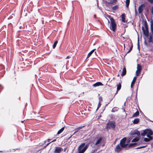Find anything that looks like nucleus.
<instances>
[{
	"mask_svg": "<svg viewBox=\"0 0 153 153\" xmlns=\"http://www.w3.org/2000/svg\"><path fill=\"white\" fill-rule=\"evenodd\" d=\"M150 23H151V30L152 33V34L153 36V21L151 19L150 20Z\"/></svg>",
	"mask_w": 153,
	"mask_h": 153,
	"instance_id": "nucleus-21",
	"label": "nucleus"
},
{
	"mask_svg": "<svg viewBox=\"0 0 153 153\" xmlns=\"http://www.w3.org/2000/svg\"><path fill=\"white\" fill-rule=\"evenodd\" d=\"M137 48H138V49L139 50L140 46H139V37H138V42H137Z\"/></svg>",
	"mask_w": 153,
	"mask_h": 153,
	"instance_id": "nucleus-38",
	"label": "nucleus"
},
{
	"mask_svg": "<svg viewBox=\"0 0 153 153\" xmlns=\"http://www.w3.org/2000/svg\"><path fill=\"white\" fill-rule=\"evenodd\" d=\"M101 117V116H99V117Z\"/></svg>",
	"mask_w": 153,
	"mask_h": 153,
	"instance_id": "nucleus-63",
	"label": "nucleus"
},
{
	"mask_svg": "<svg viewBox=\"0 0 153 153\" xmlns=\"http://www.w3.org/2000/svg\"><path fill=\"white\" fill-rule=\"evenodd\" d=\"M147 146V145H146L144 146H140V147H138L136 148L135 149H140L145 148V147H146V146Z\"/></svg>",
	"mask_w": 153,
	"mask_h": 153,
	"instance_id": "nucleus-34",
	"label": "nucleus"
},
{
	"mask_svg": "<svg viewBox=\"0 0 153 153\" xmlns=\"http://www.w3.org/2000/svg\"><path fill=\"white\" fill-rule=\"evenodd\" d=\"M145 6L144 4H142L138 8V12L139 14H141L143 12Z\"/></svg>",
	"mask_w": 153,
	"mask_h": 153,
	"instance_id": "nucleus-10",
	"label": "nucleus"
},
{
	"mask_svg": "<svg viewBox=\"0 0 153 153\" xmlns=\"http://www.w3.org/2000/svg\"><path fill=\"white\" fill-rule=\"evenodd\" d=\"M119 76V74L117 75V76Z\"/></svg>",
	"mask_w": 153,
	"mask_h": 153,
	"instance_id": "nucleus-62",
	"label": "nucleus"
},
{
	"mask_svg": "<svg viewBox=\"0 0 153 153\" xmlns=\"http://www.w3.org/2000/svg\"><path fill=\"white\" fill-rule=\"evenodd\" d=\"M120 71H121V70H120L119 71V72H120Z\"/></svg>",
	"mask_w": 153,
	"mask_h": 153,
	"instance_id": "nucleus-59",
	"label": "nucleus"
},
{
	"mask_svg": "<svg viewBox=\"0 0 153 153\" xmlns=\"http://www.w3.org/2000/svg\"><path fill=\"white\" fill-rule=\"evenodd\" d=\"M139 112L138 111H137L135 113H134L132 116V117H137L139 115Z\"/></svg>",
	"mask_w": 153,
	"mask_h": 153,
	"instance_id": "nucleus-25",
	"label": "nucleus"
},
{
	"mask_svg": "<svg viewBox=\"0 0 153 153\" xmlns=\"http://www.w3.org/2000/svg\"><path fill=\"white\" fill-rule=\"evenodd\" d=\"M121 17L122 21L123 22L125 23L126 22H125V19H125V14L124 13L122 14V15H121Z\"/></svg>",
	"mask_w": 153,
	"mask_h": 153,
	"instance_id": "nucleus-22",
	"label": "nucleus"
},
{
	"mask_svg": "<svg viewBox=\"0 0 153 153\" xmlns=\"http://www.w3.org/2000/svg\"><path fill=\"white\" fill-rule=\"evenodd\" d=\"M58 43V41H56L53 43V49L55 48L56 47L57 44Z\"/></svg>",
	"mask_w": 153,
	"mask_h": 153,
	"instance_id": "nucleus-33",
	"label": "nucleus"
},
{
	"mask_svg": "<svg viewBox=\"0 0 153 153\" xmlns=\"http://www.w3.org/2000/svg\"><path fill=\"white\" fill-rule=\"evenodd\" d=\"M142 29L143 31L144 34L146 36L147 38L149 37V29H145L144 27L143 26H142Z\"/></svg>",
	"mask_w": 153,
	"mask_h": 153,
	"instance_id": "nucleus-9",
	"label": "nucleus"
},
{
	"mask_svg": "<svg viewBox=\"0 0 153 153\" xmlns=\"http://www.w3.org/2000/svg\"><path fill=\"white\" fill-rule=\"evenodd\" d=\"M137 78V77L136 76H135L134 77L133 80L131 83V88H132L133 87V86L135 84V83L136 82V80Z\"/></svg>",
	"mask_w": 153,
	"mask_h": 153,
	"instance_id": "nucleus-17",
	"label": "nucleus"
},
{
	"mask_svg": "<svg viewBox=\"0 0 153 153\" xmlns=\"http://www.w3.org/2000/svg\"><path fill=\"white\" fill-rule=\"evenodd\" d=\"M144 117H145V119L147 120H148L149 119L146 117L144 115Z\"/></svg>",
	"mask_w": 153,
	"mask_h": 153,
	"instance_id": "nucleus-44",
	"label": "nucleus"
},
{
	"mask_svg": "<svg viewBox=\"0 0 153 153\" xmlns=\"http://www.w3.org/2000/svg\"><path fill=\"white\" fill-rule=\"evenodd\" d=\"M122 150V149L120 147V145L118 144L116 147V148L115 149V151L117 153H119Z\"/></svg>",
	"mask_w": 153,
	"mask_h": 153,
	"instance_id": "nucleus-11",
	"label": "nucleus"
},
{
	"mask_svg": "<svg viewBox=\"0 0 153 153\" xmlns=\"http://www.w3.org/2000/svg\"><path fill=\"white\" fill-rule=\"evenodd\" d=\"M56 139H54V140H53L51 142L49 143H48L46 146H44L45 147H47L48 145H49V144H50V143H52V142H55L56 141Z\"/></svg>",
	"mask_w": 153,
	"mask_h": 153,
	"instance_id": "nucleus-37",
	"label": "nucleus"
},
{
	"mask_svg": "<svg viewBox=\"0 0 153 153\" xmlns=\"http://www.w3.org/2000/svg\"><path fill=\"white\" fill-rule=\"evenodd\" d=\"M123 39H125V38L124 37H123Z\"/></svg>",
	"mask_w": 153,
	"mask_h": 153,
	"instance_id": "nucleus-60",
	"label": "nucleus"
},
{
	"mask_svg": "<svg viewBox=\"0 0 153 153\" xmlns=\"http://www.w3.org/2000/svg\"><path fill=\"white\" fill-rule=\"evenodd\" d=\"M126 73V68H123L122 70V73L121 74V75L122 76H125Z\"/></svg>",
	"mask_w": 153,
	"mask_h": 153,
	"instance_id": "nucleus-20",
	"label": "nucleus"
},
{
	"mask_svg": "<svg viewBox=\"0 0 153 153\" xmlns=\"http://www.w3.org/2000/svg\"><path fill=\"white\" fill-rule=\"evenodd\" d=\"M130 134L131 136V137H132V138L133 137V135L136 134L138 136H140V133L139 131L135 130L133 131H131L130 133Z\"/></svg>",
	"mask_w": 153,
	"mask_h": 153,
	"instance_id": "nucleus-8",
	"label": "nucleus"
},
{
	"mask_svg": "<svg viewBox=\"0 0 153 153\" xmlns=\"http://www.w3.org/2000/svg\"><path fill=\"white\" fill-rule=\"evenodd\" d=\"M99 101H102V97H100L99 98Z\"/></svg>",
	"mask_w": 153,
	"mask_h": 153,
	"instance_id": "nucleus-41",
	"label": "nucleus"
},
{
	"mask_svg": "<svg viewBox=\"0 0 153 153\" xmlns=\"http://www.w3.org/2000/svg\"><path fill=\"white\" fill-rule=\"evenodd\" d=\"M3 88V87L2 85H0V89H1Z\"/></svg>",
	"mask_w": 153,
	"mask_h": 153,
	"instance_id": "nucleus-46",
	"label": "nucleus"
},
{
	"mask_svg": "<svg viewBox=\"0 0 153 153\" xmlns=\"http://www.w3.org/2000/svg\"><path fill=\"white\" fill-rule=\"evenodd\" d=\"M101 117V116H99V117Z\"/></svg>",
	"mask_w": 153,
	"mask_h": 153,
	"instance_id": "nucleus-64",
	"label": "nucleus"
},
{
	"mask_svg": "<svg viewBox=\"0 0 153 153\" xmlns=\"http://www.w3.org/2000/svg\"><path fill=\"white\" fill-rule=\"evenodd\" d=\"M103 85L100 82H97L93 85V86L94 87H96L100 85Z\"/></svg>",
	"mask_w": 153,
	"mask_h": 153,
	"instance_id": "nucleus-19",
	"label": "nucleus"
},
{
	"mask_svg": "<svg viewBox=\"0 0 153 153\" xmlns=\"http://www.w3.org/2000/svg\"><path fill=\"white\" fill-rule=\"evenodd\" d=\"M101 105V102L100 101H99L98 104V105L97 106V108L96 110L97 111V110L99 109V108L100 107Z\"/></svg>",
	"mask_w": 153,
	"mask_h": 153,
	"instance_id": "nucleus-36",
	"label": "nucleus"
},
{
	"mask_svg": "<svg viewBox=\"0 0 153 153\" xmlns=\"http://www.w3.org/2000/svg\"><path fill=\"white\" fill-rule=\"evenodd\" d=\"M107 20H108V22L109 23V20L108 19H107Z\"/></svg>",
	"mask_w": 153,
	"mask_h": 153,
	"instance_id": "nucleus-54",
	"label": "nucleus"
},
{
	"mask_svg": "<svg viewBox=\"0 0 153 153\" xmlns=\"http://www.w3.org/2000/svg\"><path fill=\"white\" fill-rule=\"evenodd\" d=\"M143 132L141 134L142 136H144L146 135L147 137H152V136L153 134V132L152 130L150 128H147L143 130Z\"/></svg>",
	"mask_w": 153,
	"mask_h": 153,
	"instance_id": "nucleus-2",
	"label": "nucleus"
},
{
	"mask_svg": "<svg viewBox=\"0 0 153 153\" xmlns=\"http://www.w3.org/2000/svg\"><path fill=\"white\" fill-rule=\"evenodd\" d=\"M149 3L151 4H153V0H147Z\"/></svg>",
	"mask_w": 153,
	"mask_h": 153,
	"instance_id": "nucleus-40",
	"label": "nucleus"
},
{
	"mask_svg": "<svg viewBox=\"0 0 153 153\" xmlns=\"http://www.w3.org/2000/svg\"><path fill=\"white\" fill-rule=\"evenodd\" d=\"M137 145V143H131L128 145V147H134L135 146Z\"/></svg>",
	"mask_w": 153,
	"mask_h": 153,
	"instance_id": "nucleus-29",
	"label": "nucleus"
},
{
	"mask_svg": "<svg viewBox=\"0 0 153 153\" xmlns=\"http://www.w3.org/2000/svg\"><path fill=\"white\" fill-rule=\"evenodd\" d=\"M70 56H67L66 58V59H69L70 58Z\"/></svg>",
	"mask_w": 153,
	"mask_h": 153,
	"instance_id": "nucleus-48",
	"label": "nucleus"
},
{
	"mask_svg": "<svg viewBox=\"0 0 153 153\" xmlns=\"http://www.w3.org/2000/svg\"><path fill=\"white\" fill-rule=\"evenodd\" d=\"M103 139L102 137H100L97 141V142L95 143V145H97L100 144Z\"/></svg>",
	"mask_w": 153,
	"mask_h": 153,
	"instance_id": "nucleus-16",
	"label": "nucleus"
},
{
	"mask_svg": "<svg viewBox=\"0 0 153 153\" xmlns=\"http://www.w3.org/2000/svg\"><path fill=\"white\" fill-rule=\"evenodd\" d=\"M2 152V151H0V152Z\"/></svg>",
	"mask_w": 153,
	"mask_h": 153,
	"instance_id": "nucleus-57",
	"label": "nucleus"
},
{
	"mask_svg": "<svg viewBox=\"0 0 153 153\" xmlns=\"http://www.w3.org/2000/svg\"><path fill=\"white\" fill-rule=\"evenodd\" d=\"M144 27L145 28V29H148V24H147V22L146 21H145L144 22Z\"/></svg>",
	"mask_w": 153,
	"mask_h": 153,
	"instance_id": "nucleus-30",
	"label": "nucleus"
},
{
	"mask_svg": "<svg viewBox=\"0 0 153 153\" xmlns=\"http://www.w3.org/2000/svg\"><path fill=\"white\" fill-rule=\"evenodd\" d=\"M107 17L110 20L111 22V30L113 31H115L116 28V24L114 19L110 15H108Z\"/></svg>",
	"mask_w": 153,
	"mask_h": 153,
	"instance_id": "nucleus-1",
	"label": "nucleus"
},
{
	"mask_svg": "<svg viewBox=\"0 0 153 153\" xmlns=\"http://www.w3.org/2000/svg\"><path fill=\"white\" fill-rule=\"evenodd\" d=\"M153 36L152 35V34L151 35H150L149 36V38H147L148 39V42L149 43H148L146 40H145L144 42V45L145 46H146V47L148 48H150L152 47V45L151 44V43H153Z\"/></svg>",
	"mask_w": 153,
	"mask_h": 153,
	"instance_id": "nucleus-4",
	"label": "nucleus"
},
{
	"mask_svg": "<svg viewBox=\"0 0 153 153\" xmlns=\"http://www.w3.org/2000/svg\"><path fill=\"white\" fill-rule=\"evenodd\" d=\"M137 15V12L136 9V8H135V16H136Z\"/></svg>",
	"mask_w": 153,
	"mask_h": 153,
	"instance_id": "nucleus-43",
	"label": "nucleus"
},
{
	"mask_svg": "<svg viewBox=\"0 0 153 153\" xmlns=\"http://www.w3.org/2000/svg\"><path fill=\"white\" fill-rule=\"evenodd\" d=\"M94 18H95L96 17V15H94Z\"/></svg>",
	"mask_w": 153,
	"mask_h": 153,
	"instance_id": "nucleus-55",
	"label": "nucleus"
},
{
	"mask_svg": "<svg viewBox=\"0 0 153 153\" xmlns=\"http://www.w3.org/2000/svg\"><path fill=\"white\" fill-rule=\"evenodd\" d=\"M126 140V138L124 137L120 141V145L122 148H125L128 145V144H125Z\"/></svg>",
	"mask_w": 153,
	"mask_h": 153,
	"instance_id": "nucleus-7",
	"label": "nucleus"
},
{
	"mask_svg": "<svg viewBox=\"0 0 153 153\" xmlns=\"http://www.w3.org/2000/svg\"><path fill=\"white\" fill-rule=\"evenodd\" d=\"M119 8L118 6L117 5H116L112 7V9L113 10H116L117 9Z\"/></svg>",
	"mask_w": 153,
	"mask_h": 153,
	"instance_id": "nucleus-28",
	"label": "nucleus"
},
{
	"mask_svg": "<svg viewBox=\"0 0 153 153\" xmlns=\"http://www.w3.org/2000/svg\"><path fill=\"white\" fill-rule=\"evenodd\" d=\"M137 70L136 72V75L137 77L139 76L142 70V68H137Z\"/></svg>",
	"mask_w": 153,
	"mask_h": 153,
	"instance_id": "nucleus-13",
	"label": "nucleus"
},
{
	"mask_svg": "<svg viewBox=\"0 0 153 153\" xmlns=\"http://www.w3.org/2000/svg\"><path fill=\"white\" fill-rule=\"evenodd\" d=\"M106 126V128H114L115 127V123L114 121H111L107 123Z\"/></svg>",
	"mask_w": 153,
	"mask_h": 153,
	"instance_id": "nucleus-5",
	"label": "nucleus"
},
{
	"mask_svg": "<svg viewBox=\"0 0 153 153\" xmlns=\"http://www.w3.org/2000/svg\"><path fill=\"white\" fill-rule=\"evenodd\" d=\"M117 91L114 96L117 94L118 91L120 89L121 87V83H119L117 85Z\"/></svg>",
	"mask_w": 153,
	"mask_h": 153,
	"instance_id": "nucleus-18",
	"label": "nucleus"
},
{
	"mask_svg": "<svg viewBox=\"0 0 153 153\" xmlns=\"http://www.w3.org/2000/svg\"><path fill=\"white\" fill-rule=\"evenodd\" d=\"M126 7H128L130 3V0H126Z\"/></svg>",
	"mask_w": 153,
	"mask_h": 153,
	"instance_id": "nucleus-31",
	"label": "nucleus"
},
{
	"mask_svg": "<svg viewBox=\"0 0 153 153\" xmlns=\"http://www.w3.org/2000/svg\"><path fill=\"white\" fill-rule=\"evenodd\" d=\"M151 12L152 15V16L153 17V7H152L151 8Z\"/></svg>",
	"mask_w": 153,
	"mask_h": 153,
	"instance_id": "nucleus-39",
	"label": "nucleus"
},
{
	"mask_svg": "<svg viewBox=\"0 0 153 153\" xmlns=\"http://www.w3.org/2000/svg\"><path fill=\"white\" fill-rule=\"evenodd\" d=\"M140 120L138 118L135 119L133 121V123L134 124H137L139 123Z\"/></svg>",
	"mask_w": 153,
	"mask_h": 153,
	"instance_id": "nucleus-24",
	"label": "nucleus"
},
{
	"mask_svg": "<svg viewBox=\"0 0 153 153\" xmlns=\"http://www.w3.org/2000/svg\"><path fill=\"white\" fill-rule=\"evenodd\" d=\"M139 140V137H136L133 139L131 141L132 142H135L138 141Z\"/></svg>",
	"mask_w": 153,
	"mask_h": 153,
	"instance_id": "nucleus-26",
	"label": "nucleus"
},
{
	"mask_svg": "<svg viewBox=\"0 0 153 153\" xmlns=\"http://www.w3.org/2000/svg\"><path fill=\"white\" fill-rule=\"evenodd\" d=\"M125 48V44H124V50Z\"/></svg>",
	"mask_w": 153,
	"mask_h": 153,
	"instance_id": "nucleus-51",
	"label": "nucleus"
},
{
	"mask_svg": "<svg viewBox=\"0 0 153 153\" xmlns=\"http://www.w3.org/2000/svg\"><path fill=\"white\" fill-rule=\"evenodd\" d=\"M122 108H123V110L124 111V112H125V109H123V107Z\"/></svg>",
	"mask_w": 153,
	"mask_h": 153,
	"instance_id": "nucleus-53",
	"label": "nucleus"
},
{
	"mask_svg": "<svg viewBox=\"0 0 153 153\" xmlns=\"http://www.w3.org/2000/svg\"><path fill=\"white\" fill-rule=\"evenodd\" d=\"M85 145V143H83L80 145L78 147V153H84L87 149L88 145Z\"/></svg>",
	"mask_w": 153,
	"mask_h": 153,
	"instance_id": "nucleus-3",
	"label": "nucleus"
},
{
	"mask_svg": "<svg viewBox=\"0 0 153 153\" xmlns=\"http://www.w3.org/2000/svg\"><path fill=\"white\" fill-rule=\"evenodd\" d=\"M46 141H45L44 142V143H45L46 142Z\"/></svg>",
	"mask_w": 153,
	"mask_h": 153,
	"instance_id": "nucleus-61",
	"label": "nucleus"
},
{
	"mask_svg": "<svg viewBox=\"0 0 153 153\" xmlns=\"http://www.w3.org/2000/svg\"><path fill=\"white\" fill-rule=\"evenodd\" d=\"M63 149L62 147H56L54 151V152L56 153H60Z\"/></svg>",
	"mask_w": 153,
	"mask_h": 153,
	"instance_id": "nucleus-12",
	"label": "nucleus"
},
{
	"mask_svg": "<svg viewBox=\"0 0 153 153\" xmlns=\"http://www.w3.org/2000/svg\"><path fill=\"white\" fill-rule=\"evenodd\" d=\"M80 132H77V133H76V134H78V135H79V134L80 133Z\"/></svg>",
	"mask_w": 153,
	"mask_h": 153,
	"instance_id": "nucleus-50",
	"label": "nucleus"
},
{
	"mask_svg": "<svg viewBox=\"0 0 153 153\" xmlns=\"http://www.w3.org/2000/svg\"><path fill=\"white\" fill-rule=\"evenodd\" d=\"M117 107H114L113 108L112 110V112H114L115 111H117Z\"/></svg>",
	"mask_w": 153,
	"mask_h": 153,
	"instance_id": "nucleus-35",
	"label": "nucleus"
},
{
	"mask_svg": "<svg viewBox=\"0 0 153 153\" xmlns=\"http://www.w3.org/2000/svg\"><path fill=\"white\" fill-rule=\"evenodd\" d=\"M65 129V127H62L61 129H60L57 132V134H59L61 133Z\"/></svg>",
	"mask_w": 153,
	"mask_h": 153,
	"instance_id": "nucleus-27",
	"label": "nucleus"
},
{
	"mask_svg": "<svg viewBox=\"0 0 153 153\" xmlns=\"http://www.w3.org/2000/svg\"><path fill=\"white\" fill-rule=\"evenodd\" d=\"M84 126H80V127H79L76 128L74 130V131H75L74 132V134H73V135L75 134V135L76 136H78V134H76L78 132V131H79V130L82 129Z\"/></svg>",
	"mask_w": 153,
	"mask_h": 153,
	"instance_id": "nucleus-14",
	"label": "nucleus"
},
{
	"mask_svg": "<svg viewBox=\"0 0 153 153\" xmlns=\"http://www.w3.org/2000/svg\"><path fill=\"white\" fill-rule=\"evenodd\" d=\"M104 2L107 6H108L110 4L115 3L117 0H103Z\"/></svg>",
	"mask_w": 153,
	"mask_h": 153,
	"instance_id": "nucleus-6",
	"label": "nucleus"
},
{
	"mask_svg": "<svg viewBox=\"0 0 153 153\" xmlns=\"http://www.w3.org/2000/svg\"><path fill=\"white\" fill-rule=\"evenodd\" d=\"M143 141L142 140H140L139 142L138 143L139 144V145H140V144H142Z\"/></svg>",
	"mask_w": 153,
	"mask_h": 153,
	"instance_id": "nucleus-42",
	"label": "nucleus"
},
{
	"mask_svg": "<svg viewBox=\"0 0 153 153\" xmlns=\"http://www.w3.org/2000/svg\"><path fill=\"white\" fill-rule=\"evenodd\" d=\"M137 67H141L140 65L139 64H137Z\"/></svg>",
	"mask_w": 153,
	"mask_h": 153,
	"instance_id": "nucleus-45",
	"label": "nucleus"
},
{
	"mask_svg": "<svg viewBox=\"0 0 153 153\" xmlns=\"http://www.w3.org/2000/svg\"><path fill=\"white\" fill-rule=\"evenodd\" d=\"M73 135V134L72 135H71V136H70V137H69L68 138V140H69V139H70V138L72 136V135Z\"/></svg>",
	"mask_w": 153,
	"mask_h": 153,
	"instance_id": "nucleus-47",
	"label": "nucleus"
},
{
	"mask_svg": "<svg viewBox=\"0 0 153 153\" xmlns=\"http://www.w3.org/2000/svg\"><path fill=\"white\" fill-rule=\"evenodd\" d=\"M51 140V139H48L47 140L48 142H49Z\"/></svg>",
	"mask_w": 153,
	"mask_h": 153,
	"instance_id": "nucleus-49",
	"label": "nucleus"
},
{
	"mask_svg": "<svg viewBox=\"0 0 153 153\" xmlns=\"http://www.w3.org/2000/svg\"><path fill=\"white\" fill-rule=\"evenodd\" d=\"M95 49H94L91 50L88 54L86 58H89L92 54L94 51Z\"/></svg>",
	"mask_w": 153,
	"mask_h": 153,
	"instance_id": "nucleus-23",
	"label": "nucleus"
},
{
	"mask_svg": "<svg viewBox=\"0 0 153 153\" xmlns=\"http://www.w3.org/2000/svg\"><path fill=\"white\" fill-rule=\"evenodd\" d=\"M125 103H124V105H125Z\"/></svg>",
	"mask_w": 153,
	"mask_h": 153,
	"instance_id": "nucleus-58",
	"label": "nucleus"
},
{
	"mask_svg": "<svg viewBox=\"0 0 153 153\" xmlns=\"http://www.w3.org/2000/svg\"><path fill=\"white\" fill-rule=\"evenodd\" d=\"M133 46L132 44V45H131V47L130 48L129 50L126 53V54L124 55V56L125 57L126 55L129 52H130V51L132 50L133 48Z\"/></svg>",
	"mask_w": 153,
	"mask_h": 153,
	"instance_id": "nucleus-32",
	"label": "nucleus"
},
{
	"mask_svg": "<svg viewBox=\"0 0 153 153\" xmlns=\"http://www.w3.org/2000/svg\"><path fill=\"white\" fill-rule=\"evenodd\" d=\"M147 137L148 138H144L143 141L146 142H148L152 140L153 139V137Z\"/></svg>",
	"mask_w": 153,
	"mask_h": 153,
	"instance_id": "nucleus-15",
	"label": "nucleus"
},
{
	"mask_svg": "<svg viewBox=\"0 0 153 153\" xmlns=\"http://www.w3.org/2000/svg\"><path fill=\"white\" fill-rule=\"evenodd\" d=\"M140 113H141V114H143V115H144V114L143 113L142 111H140Z\"/></svg>",
	"mask_w": 153,
	"mask_h": 153,
	"instance_id": "nucleus-52",
	"label": "nucleus"
},
{
	"mask_svg": "<svg viewBox=\"0 0 153 153\" xmlns=\"http://www.w3.org/2000/svg\"><path fill=\"white\" fill-rule=\"evenodd\" d=\"M23 121H22L21 122L23 123Z\"/></svg>",
	"mask_w": 153,
	"mask_h": 153,
	"instance_id": "nucleus-56",
	"label": "nucleus"
}]
</instances>
